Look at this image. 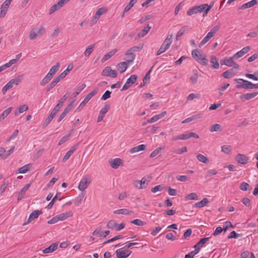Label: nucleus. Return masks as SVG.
Returning <instances> with one entry per match:
<instances>
[{"instance_id": "f257e3e1", "label": "nucleus", "mask_w": 258, "mask_h": 258, "mask_svg": "<svg viewBox=\"0 0 258 258\" xmlns=\"http://www.w3.org/2000/svg\"><path fill=\"white\" fill-rule=\"evenodd\" d=\"M193 58L202 65L205 66L208 64V60L205 56H202L200 50L198 49H194L191 52Z\"/></svg>"}, {"instance_id": "f03ea898", "label": "nucleus", "mask_w": 258, "mask_h": 258, "mask_svg": "<svg viewBox=\"0 0 258 258\" xmlns=\"http://www.w3.org/2000/svg\"><path fill=\"white\" fill-rule=\"evenodd\" d=\"M235 81L237 83H239V81H242V84H238L236 86L237 88H243L247 89L258 88V84H253L251 82L243 80L242 79H235Z\"/></svg>"}, {"instance_id": "7ed1b4c3", "label": "nucleus", "mask_w": 258, "mask_h": 258, "mask_svg": "<svg viewBox=\"0 0 258 258\" xmlns=\"http://www.w3.org/2000/svg\"><path fill=\"white\" fill-rule=\"evenodd\" d=\"M172 36H168L166 39L164 40L163 43L161 46L160 48L157 52L156 55H159L167 50L170 47L172 43Z\"/></svg>"}, {"instance_id": "20e7f679", "label": "nucleus", "mask_w": 258, "mask_h": 258, "mask_svg": "<svg viewBox=\"0 0 258 258\" xmlns=\"http://www.w3.org/2000/svg\"><path fill=\"white\" fill-rule=\"evenodd\" d=\"M45 32V29L42 26H41L38 29H33L30 32L29 38L30 40H34L37 36H40L43 35Z\"/></svg>"}, {"instance_id": "39448f33", "label": "nucleus", "mask_w": 258, "mask_h": 258, "mask_svg": "<svg viewBox=\"0 0 258 258\" xmlns=\"http://www.w3.org/2000/svg\"><path fill=\"white\" fill-rule=\"evenodd\" d=\"M207 6H208V4H203L198 6L194 7L187 11V14L188 16H191L195 14L202 13L204 10H205Z\"/></svg>"}, {"instance_id": "423d86ee", "label": "nucleus", "mask_w": 258, "mask_h": 258, "mask_svg": "<svg viewBox=\"0 0 258 258\" xmlns=\"http://www.w3.org/2000/svg\"><path fill=\"white\" fill-rule=\"evenodd\" d=\"M141 49V47L139 46H134L130 48L125 53L126 55L128 56L129 59L127 60L128 63L132 62L135 58V54L134 52L138 51Z\"/></svg>"}, {"instance_id": "0eeeda50", "label": "nucleus", "mask_w": 258, "mask_h": 258, "mask_svg": "<svg viewBox=\"0 0 258 258\" xmlns=\"http://www.w3.org/2000/svg\"><path fill=\"white\" fill-rule=\"evenodd\" d=\"M138 76L136 75H131L128 79H127L125 84L121 89V91H124L128 89L133 84H134L137 81Z\"/></svg>"}, {"instance_id": "6e6552de", "label": "nucleus", "mask_w": 258, "mask_h": 258, "mask_svg": "<svg viewBox=\"0 0 258 258\" xmlns=\"http://www.w3.org/2000/svg\"><path fill=\"white\" fill-rule=\"evenodd\" d=\"M98 92V89H94L92 92H90L87 95L84 100L80 103L79 106L77 108V110L80 108L84 106Z\"/></svg>"}, {"instance_id": "1a4fd4ad", "label": "nucleus", "mask_w": 258, "mask_h": 258, "mask_svg": "<svg viewBox=\"0 0 258 258\" xmlns=\"http://www.w3.org/2000/svg\"><path fill=\"white\" fill-rule=\"evenodd\" d=\"M104 76H109L111 78H115L117 76V72L114 70H112L110 67H106L101 73Z\"/></svg>"}, {"instance_id": "9d476101", "label": "nucleus", "mask_w": 258, "mask_h": 258, "mask_svg": "<svg viewBox=\"0 0 258 258\" xmlns=\"http://www.w3.org/2000/svg\"><path fill=\"white\" fill-rule=\"evenodd\" d=\"M12 0H6L1 5L0 18H3L6 15L8 9Z\"/></svg>"}, {"instance_id": "9b49d317", "label": "nucleus", "mask_w": 258, "mask_h": 258, "mask_svg": "<svg viewBox=\"0 0 258 258\" xmlns=\"http://www.w3.org/2000/svg\"><path fill=\"white\" fill-rule=\"evenodd\" d=\"M90 183V181L88 180L86 176H84L79 183L78 189L81 191L85 192V190L88 187Z\"/></svg>"}, {"instance_id": "f8f14e48", "label": "nucleus", "mask_w": 258, "mask_h": 258, "mask_svg": "<svg viewBox=\"0 0 258 258\" xmlns=\"http://www.w3.org/2000/svg\"><path fill=\"white\" fill-rule=\"evenodd\" d=\"M117 258H126L132 253L131 251L128 250H122L121 249H117L115 251Z\"/></svg>"}, {"instance_id": "ddd939ff", "label": "nucleus", "mask_w": 258, "mask_h": 258, "mask_svg": "<svg viewBox=\"0 0 258 258\" xmlns=\"http://www.w3.org/2000/svg\"><path fill=\"white\" fill-rule=\"evenodd\" d=\"M42 212L41 211L35 210L33 211L30 215L28 219L23 225H25L29 223L32 220L38 218L39 215L41 214Z\"/></svg>"}, {"instance_id": "4468645a", "label": "nucleus", "mask_w": 258, "mask_h": 258, "mask_svg": "<svg viewBox=\"0 0 258 258\" xmlns=\"http://www.w3.org/2000/svg\"><path fill=\"white\" fill-rule=\"evenodd\" d=\"M109 109V105H105L104 107L102 108L99 112L98 118H97V122H100L102 120L104 117L105 116V114L108 112Z\"/></svg>"}, {"instance_id": "2eb2a0df", "label": "nucleus", "mask_w": 258, "mask_h": 258, "mask_svg": "<svg viewBox=\"0 0 258 258\" xmlns=\"http://www.w3.org/2000/svg\"><path fill=\"white\" fill-rule=\"evenodd\" d=\"M110 231L109 230H106L102 232L101 231V228L100 227L97 228L92 233L93 235H99L100 237H105L107 235H109Z\"/></svg>"}, {"instance_id": "dca6fc26", "label": "nucleus", "mask_w": 258, "mask_h": 258, "mask_svg": "<svg viewBox=\"0 0 258 258\" xmlns=\"http://www.w3.org/2000/svg\"><path fill=\"white\" fill-rule=\"evenodd\" d=\"M78 148V145H74L73 146H72L71 147V148L70 149V150L69 151H68L66 155L64 156L63 159H62V161L63 162H66L67 160H68L69 158L70 157V156L74 153V152Z\"/></svg>"}, {"instance_id": "f3484780", "label": "nucleus", "mask_w": 258, "mask_h": 258, "mask_svg": "<svg viewBox=\"0 0 258 258\" xmlns=\"http://www.w3.org/2000/svg\"><path fill=\"white\" fill-rule=\"evenodd\" d=\"M236 161L241 164H245L247 163L248 161V158L243 154H238L235 157Z\"/></svg>"}, {"instance_id": "a211bd4d", "label": "nucleus", "mask_w": 258, "mask_h": 258, "mask_svg": "<svg viewBox=\"0 0 258 258\" xmlns=\"http://www.w3.org/2000/svg\"><path fill=\"white\" fill-rule=\"evenodd\" d=\"M210 239V237H205L202 238L199 242H198L194 246L195 250H198V252L200 251V248L202 247L205 243H206Z\"/></svg>"}, {"instance_id": "6ab92c4d", "label": "nucleus", "mask_w": 258, "mask_h": 258, "mask_svg": "<svg viewBox=\"0 0 258 258\" xmlns=\"http://www.w3.org/2000/svg\"><path fill=\"white\" fill-rule=\"evenodd\" d=\"M58 246V243L54 242L51 244L49 247L45 248L43 250V253H49L53 252L55 250Z\"/></svg>"}, {"instance_id": "aec40b11", "label": "nucleus", "mask_w": 258, "mask_h": 258, "mask_svg": "<svg viewBox=\"0 0 258 258\" xmlns=\"http://www.w3.org/2000/svg\"><path fill=\"white\" fill-rule=\"evenodd\" d=\"M250 50L249 46H246L242 49L239 51L237 52L234 55V57L238 59V58L242 56L244 54L248 52Z\"/></svg>"}, {"instance_id": "412c9836", "label": "nucleus", "mask_w": 258, "mask_h": 258, "mask_svg": "<svg viewBox=\"0 0 258 258\" xmlns=\"http://www.w3.org/2000/svg\"><path fill=\"white\" fill-rule=\"evenodd\" d=\"M257 3V0H252L250 2H248L242 5H241L239 8V9L243 10L247 8H250L254 5H256Z\"/></svg>"}, {"instance_id": "4be33fe9", "label": "nucleus", "mask_w": 258, "mask_h": 258, "mask_svg": "<svg viewBox=\"0 0 258 258\" xmlns=\"http://www.w3.org/2000/svg\"><path fill=\"white\" fill-rule=\"evenodd\" d=\"M117 52L116 49H113L108 52L107 54H105L104 56L101 59V61L102 62L106 61L107 60L109 59L111 56H112L113 55L115 54V53Z\"/></svg>"}, {"instance_id": "5701e85b", "label": "nucleus", "mask_w": 258, "mask_h": 258, "mask_svg": "<svg viewBox=\"0 0 258 258\" xmlns=\"http://www.w3.org/2000/svg\"><path fill=\"white\" fill-rule=\"evenodd\" d=\"M59 67V63L57 62L55 65L51 67L47 74L53 78L56 72L58 70Z\"/></svg>"}, {"instance_id": "b1692460", "label": "nucleus", "mask_w": 258, "mask_h": 258, "mask_svg": "<svg viewBox=\"0 0 258 258\" xmlns=\"http://www.w3.org/2000/svg\"><path fill=\"white\" fill-rule=\"evenodd\" d=\"M115 214H123L125 215H131L133 213V211L128 210L126 209H121L115 210L113 212Z\"/></svg>"}, {"instance_id": "393cba45", "label": "nucleus", "mask_w": 258, "mask_h": 258, "mask_svg": "<svg viewBox=\"0 0 258 258\" xmlns=\"http://www.w3.org/2000/svg\"><path fill=\"white\" fill-rule=\"evenodd\" d=\"M127 61L121 62L119 63L117 66V70L120 72L121 74L123 73L125 71L127 68Z\"/></svg>"}, {"instance_id": "a878e982", "label": "nucleus", "mask_w": 258, "mask_h": 258, "mask_svg": "<svg viewBox=\"0 0 258 258\" xmlns=\"http://www.w3.org/2000/svg\"><path fill=\"white\" fill-rule=\"evenodd\" d=\"M13 108L10 107L4 110L0 115V122L4 120L5 118L8 116L12 110Z\"/></svg>"}, {"instance_id": "bb28decb", "label": "nucleus", "mask_w": 258, "mask_h": 258, "mask_svg": "<svg viewBox=\"0 0 258 258\" xmlns=\"http://www.w3.org/2000/svg\"><path fill=\"white\" fill-rule=\"evenodd\" d=\"M73 216V213L71 212H66L65 213H61L57 215L58 219L60 221H63L67 218L71 217Z\"/></svg>"}, {"instance_id": "cd10ccee", "label": "nucleus", "mask_w": 258, "mask_h": 258, "mask_svg": "<svg viewBox=\"0 0 258 258\" xmlns=\"http://www.w3.org/2000/svg\"><path fill=\"white\" fill-rule=\"evenodd\" d=\"M121 163V160L119 158H115L110 162L111 167L114 169H117Z\"/></svg>"}, {"instance_id": "c85d7f7f", "label": "nucleus", "mask_w": 258, "mask_h": 258, "mask_svg": "<svg viewBox=\"0 0 258 258\" xmlns=\"http://www.w3.org/2000/svg\"><path fill=\"white\" fill-rule=\"evenodd\" d=\"M151 28V26L149 25H148L146 27H145L142 30H141L138 34V36L139 38L144 37L150 31Z\"/></svg>"}, {"instance_id": "c756f323", "label": "nucleus", "mask_w": 258, "mask_h": 258, "mask_svg": "<svg viewBox=\"0 0 258 258\" xmlns=\"http://www.w3.org/2000/svg\"><path fill=\"white\" fill-rule=\"evenodd\" d=\"M146 149V146L144 144H142L140 145H139L138 146L135 147L133 148H132L130 150V153H135L138 152H140L141 151L145 150Z\"/></svg>"}, {"instance_id": "7c9ffc66", "label": "nucleus", "mask_w": 258, "mask_h": 258, "mask_svg": "<svg viewBox=\"0 0 258 258\" xmlns=\"http://www.w3.org/2000/svg\"><path fill=\"white\" fill-rule=\"evenodd\" d=\"M236 57H234V55L229 58H225L224 59V63L225 65L228 67H232L233 65L234 59H236Z\"/></svg>"}, {"instance_id": "2f4dec72", "label": "nucleus", "mask_w": 258, "mask_h": 258, "mask_svg": "<svg viewBox=\"0 0 258 258\" xmlns=\"http://www.w3.org/2000/svg\"><path fill=\"white\" fill-rule=\"evenodd\" d=\"M202 117V114L201 113H199V114L194 115L191 117H189L184 119V120H183L182 121V123H184L189 122L194 120L201 118Z\"/></svg>"}, {"instance_id": "473e14b6", "label": "nucleus", "mask_w": 258, "mask_h": 258, "mask_svg": "<svg viewBox=\"0 0 258 258\" xmlns=\"http://www.w3.org/2000/svg\"><path fill=\"white\" fill-rule=\"evenodd\" d=\"M257 95V92L248 93L245 94L241 96V98L242 100H249L254 98Z\"/></svg>"}, {"instance_id": "72a5a7b5", "label": "nucleus", "mask_w": 258, "mask_h": 258, "mask_svg": "<svg viewBox=\"0 0 258 258\" xmlns=\"http://www.w3.org/2000/svg\"><path fill=\"white\" fill-rule=\"evenodd\" d=\"M211 62L212 64V66L214 69H217L219 67V64L218 58L214 55L211 57Z\"/></svg>"}, {"instance_id": "f704fd0d", "label": "nucleus", "mask_w": 258, "mask_h": 258, "mask_svg": "<svg viewBox=\"0 0 258 258\" xmlns=\"http://www.w3.org/2000/svg\"><path fill=\"white\" fill-rule=\"evenodd\" d=\"M235 75V73L233 72L232 69L227 70V71L224 72L222 74V76L226 79H229L233 77Z\"/></svg>"}, {"instance_id": "c9c22d12", "label": "nucleus", "mask_w": 258, "mask_h": 258, "mask_svg": "<svg viewBox=\"0 0 258 258\" xmlns=\"http://www.w3.org/2000/svg\"><path fill=\"white\" fill-rule=\"evenodd\" d=\"M85 195V192L82 191L81 192L79 196L77 198L75 201V204L76 206H78L80 205L82 200L84 198V196Z\"/></svg>"}, {"instance_id": "e433bc0d", "label": "nucleus", "mask_w": 258, "mask_h": 258, "mask_svg": "<svg viewBox=\"0 0 258 258\" xmlns=\"http://www.w3.org/2000/svg\"><path fill=\"white\" fill-rule=\"evenodd\" d=\"M209 203V201L208 199L207 198H204L201 201L196 203L195 205L197 207L201 208L204 207Z\"/></svg>"}, {"instance_id": "4c0bfd02", "label": "nucleus", "mask_w": 258, "mask_h": 258, "mask_svg": "<svg viewBox=\"0 0 258 258\" xmlns=\"http://www.w3.org/2000/svg\"><path fill=\"white\" fill-rule=\"evenodd\" d=\"M198 160L204 163H208L209 161L208 158L203 154H199L197 156Z\"/></svg>"}, {"instance_id": "58836bf2", "label": "nucleus", "mask_w": 258, "mask_h": 258, "mask_svg": "<svg viewBox=\"0 0 258 258\" xmlns=\"http://www.w3.org/2000/svg\"><path fill=\"white\" fill-rule=\"evenodd\" d=\"M52 78V77L49 76L48 74H47L46 76L40 82V85L44 86L46 84H47Z\"/></svg>"}, {"instance_id": "ea45409f", "label": "nucleus", "mask_w": 258, "mask_h": 258, "mask_svg": "<svg viewBox=\"0 0 258 258\" xmlns=\"http://www.w3.org/2000/svg\"><path fill=\"white\" fill-rule=\"evenodd\" d=\"M107 11V9L106 8L102 7L99 8L96 12L95 16H96L98 18H99L101 15L106 13Z\"/></svg>"}, {"instance_id": "a19ab883", "label": "nucleus", "mask_w": 258, "mask_h": 258, "mask_svg": "<svg viewBox=\"0 0 258 258\" xmlns=\"http://www.w3.org/2000/svg\"><path fill=\"white\" fill-rule=\"evenodd\" d=\"M22 75H19L16 78L11 80L10 81V83H12V85H13V86H14V85H17L22 81Z\"/></svg>"}, {"instance_id": "79ce46f5", "label": "nucleus", "mask_w": 258, "mask_h": 258, "mask_svg": "<svg viewBox=\"0 0 258 258\" xmlns=\"http://www.w3.org/2000/svg\"><path fill=\"white\" fill-rule=\"evenodd\" d=\"M22 75H19L16 78L11 80L10 81V83H12V85H13V86H14V85H17L22 81Z\"/></svg>"}, {"instance_id": "37998d69", "label": "nucleus", "mask_w": 258, "mask_h": 258, "mask_svg": "<svg viewBox=\"0 0 258 258\" xmlns=\"http://www.w3.org/2000/svg\"><path fill=\"white\" fill-rule=\"evenodd\" d=\"M73 68V64H69L67 67V69L60 74L61 77L63 79L68 74L69 72L72 70Z\"/></svg>"}, {"instance_id": "c03bdc74", "label": "nucleus", "mask_w": 258, "mask_h": 258, "mask_svg": "<svg viewBox=\"0 0 258 258\" xmlns=\"http://www.w3.org/2000/svg\"><path fill=\"white\" fill-rule=\"evenodd\" d=\"M94 48V45H90L87 47V48L86 49L84 54L85 56L88 57L90 54L92 53V51L93 50Z\"/></svg>"}, {"instance_id": "a18cd8bd", "label": "nucleus", "mask_w": 258, "mask_h": 258, "mask_svg": "<svg viewBox=\"0 0 258 258\" xmlns=\"http://www.w3.org/2000/svg\"><path fill=\"white\" fill-rule=\"evenodd\" d=\"M239 188L243 191H246L248 189L250 190L251 189V187L250 186V185L245 182H243L240 184Z\"/></svg>"}, {"instance_id": "49530a36", "label": "nucleus", "mask_w": 258, "mask_h": 258, "mask_svg": "<svg viewBox=\"0 0 258 258\" xmlns=\"http://www.w3.org/2000/svg\"><path fill=\"white\" fill-rule=\"evenodd\" d=\"M85 84H82L80 86H79L76 89V91L74 93V96L76 97L79 93L86 87Z\"/></svg>"}, {"instance_id": "de8ad7c7", "label": "nucleus", "mask_w": 258, "mask_h": 258, "mask_svg": "<svg viewBox=\"0 0 258 258\" xmlns=\"http://www.w3.org/2000/svg\"><path fill=\"white\" fill-rule=\"evenodd\" d=\"M134 185L139 189H143L146 188V185H144L141 180H136L134 182Z\"/></svg>"}, {"instance_id": "09e8293b", "label": "nucleus", "mask_w": 258, "mask_h": 258, "mask_svg": "<svg viewBox=\"0 0 258 258\" xmlns=\"http://www.w3.org/2000/svg\"><path fill=\"white\" fill-rule=\"evenodd\" d=\"M30 166H31V164H26L22 167L20 168L19 169V171L21 173H26L29 170Z\"/></svg>"}, {"instance_id": "8fccbe9b", "label": "nucleus", "mask_w": 258, "mask_h": 258, "mask_svg": "<svg viewBox=\"0 0 258 258\" xmlns=\"http://www.w3.org/2000/svg\"><path fill=\"white\" fill-rule=\"evenodd\" d=\"M194 75L190 77V79L192 82L194 84H195L197 83L198 75V71L197 70H195L193 71Z\"/></svg>"}, {"instance_id": "3c124183", "label": "nucleus", "mask_w": 258, "mask_h": 258, "mask_svg": "<svg viewBox=\"0 0 258 258\" xmlns=\"http://www.w3.org/2000/svg\"><path fill=\"white\" fill-rule=\"evenodd\" d=\"M123 238V236L121 235H117L114 237H113L112 238H111L105 242H104L102 244L103 245H104V244H106L108 243H109V242H113L116 240H118V239H121V238Z\"/></svg>"}, {"instance_id": "603ef678", "label": "nucleus", "mask_w": 258, "mask_h": 258, "mask_svg": "<svg viewBox=\"0 0 258 258\" xmlns=\"http://www.w3.org/2000/svg\"><path fill=\"white\" fill-rule=\"evenodd\" d=\"M131 223H133L138 226H144L146 224L145 222H143V221L139 219H136L135 220L132 221Z\"/></svg>"}, {"instance_id": "864d4df0", "label": "nucleus", "mask_w": 258, "mask_h": 258, "mask_svg": "<svg viewBox=\"0 0 258 258\" xmlns=\"http://www.w3.org/2000/svg\"><path fill=\"white\" fill-rule=\"evenodd\" d=\"M60 7L57 5V3L56 4H54L53 6H52L50 9V10H49V14H52L53 13H54V12H55L56 11L59 10L60 9Z\"/></svg>"}, {"instance_id": "5fc2aeb1", "label": "nucleus", "mask_w": 258, "mask_h": 258, "mask_svg": "<svg viewBox=\"0 0 258 258\" xmlns=\"http://www.w3.org/2000/svg\"><path fill=\"white\" fill-rule=\"evenodd\" d=\"M221 126L220 124L217 123L213 125L210 129V131L211 132H217L221 130Z\"/></svg>"}, {"instance_id": "6e6d98bb", "label": "nucleus", "mask_w": 258, "mask_h": 258, "mask_svg": "<svg viewBox=\"0 0 258 258\" xmlns=\"http://www.w3.org/2000/svg\"><path fill=\"white\" fill-rule=\"evenodd\" d=\"M117 226V223L114 220H110L107 224V227L108 228L112 229L115 227Z\"/></svg>"}, {"instance_id": "4d7b16f0", "label": "nucleus", "mask_w": 258, "mask_h": 258, "mask_svg": "<svg viewBox=\"0 0 258 258\" xmlns=\"http://www.w3.org/2000/svg\"><path fill=\"white\" fill-rule=\"evenodd\" d=\"M187 151V148L186 147H182L181 149H178L177 150H174L173 151V153L177 154H181L184 152H186Z\"/></svg>"}, {"instance_id": "13d9d810", "label": "nucleus", "mask_w": 258, "mask_h": 258, "mask_svg": "<svg viewBox=\"0 0 258 258\" xmlns=\"http://www.w3.org/2000/svg\"><path fill=\"white\" fill-rule=\"evenodd\" d=\"M162 149V148L160 147V148H158L155 149V150H154L151 153V154L150 155V157L152 158L155 157L156 155H157L160 152Z\"/></svg>"}, {"instance_id": "bf43d9fd", "label": "nucleus", "mask_w": 258, "mask_h": 258, "mask_svg": "<svg viewBox=\"0 0 258 258\" xmlns=\"http://www.w3.org/2000/svg\"><path fill=\"white\" fill-rule=\"evenodd\" d=\"M198 253V250H194L185 255V258H194V256Z\"/></svg>"}, {"instance_id": "052dcab7", "label": "nucleus", "mask_w": 258, "mask_h": 258, "mask_svg": "<svg viewBox=\"0 0 258 258\" xmlns=\"http://www.w3.org/2000/svg\"><path fill=\"white\" fill-rule=\"evenodd\" d=\"M134 2V0H131L130 3L125 7V8L124 9V12H128L131 9V8L132 7H133V6L134 5V4H135L134 3H133Z\"/></svg>"}, {"instance_id": "680f3d73", "label": "nucleus", "mask_w": 258, "mask_h": 258, "mask_svg": "<svg viewBox=\"0 0 258 258\" xmlns=\"http://www.w3.org/2000/svg\"><path fill=\"white\" fill-rule=\"evenodd\" d=\"M186 198L187 200H197L198 196L196 193L192 192L187 195Z\"/></svg>"}, {"instance_id": "e2e57ef3", "label": "nucleus", "mask_w": 258, "mask_h": 258, "mask_svg": "<svg viewBox=\"0 0 258 258\" xmlns=\"http://www.w3.org/2000/svg\"><path fill=\"white\" fill-rule=\"evenodd\" d=\"M53 118V117H52V115H49L45 119V121L43 123V127H46L48 125V124L51 122V121Z\"/></svg>"}, {"instance_id": "0e129e2a", "label": "nucleus", "mask_w": 258, "mask_h": 258, "mask_svg": "<svg viewBox=\"0 0 258 258\" xmlns=\"http://www.w3.org/2000/svg\"><path fill=\"white\" fill-rule=\"evenodd\" d=\"M110 94L111 92L107 90L105 91V92L104 93V94L102 95L101 97V99L103 100H106V99H108L110 97Z\"/></svg>"}, {"instance_id": "69168bd1", "label": "nucleus", "mask_w": 258, "mask_h": 258, "mask_svg": "<svg viewBox=\"0 0 258 258\" xmlns=\"http://www.w3.org/2000/svg\"><path fill=\"white\" fill-rule=\"evenodd\" d=\"M222 151L226 154H228L231 152V146H222Z\"/></svg>"}, {"instance_id": "338daca9", "label": "nucleus", "mask_w": 258, "mask_h": 258, "mask_svg": "<svg viewBox=\"0 0 258 258\" xmlns=\"http://www.w3.org/2000/svg\"><path fill=\"white\" fill-rule=\"evenodd\" d=\"M200 97V95L199 94L191 93L187 96V99L188 100L191 101L195 98H199Z\"/></svg>"}, {"instance_id": "774afa93", "label": "nucleus", "mask_w": 258, "mask_h": 258, "mask_svg": "<svg viewBox=\"0 0 258 258\" xmlns=\"http://www.w3.org/2000/svg\"><path fill=\"white\" fill-rule=\"evenodd\" d=\"M217 173V171L215 169L209 170L205 176V177L207 178L212 175H216Z\"/></svg>"}]
</instances>
